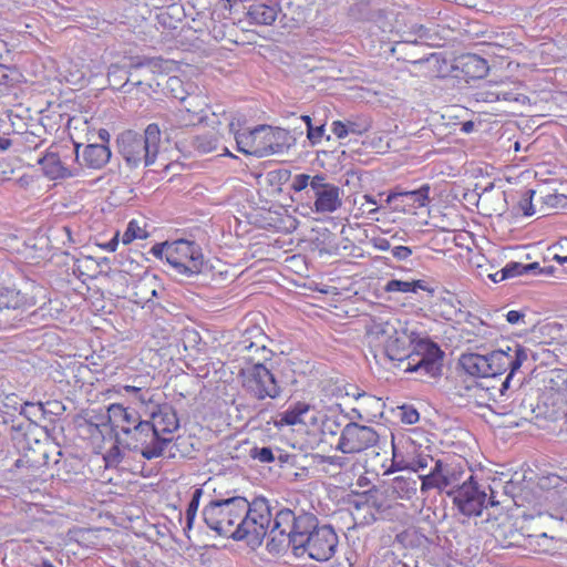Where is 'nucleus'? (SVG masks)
Masks as SVG:
<instances>
[{
	"instance_id": "57",
	"label": "nucleus",
	"mask_w": 567,
	"mask_h": 567,
	"mask_svg": "<svg viewBox=\"0 0 567 567\" xmlns=\"http://www.w3.org/2000/svg\"><path fill=\"white\" fill-rule=\"evenodd\" d=\"M516 488V485L509 481L503 486V493L507 496L514 497Z\"/></svg>"
},
{
	"instance_id": "42",
	"label": "nucleus",
	"mask_w": 567,
	"mask_h": 567,
	"mask_svg": "<svg viewBox=\"0 0 567 567\" xmlns=\"http://www.w3.org/2000/svg\"><path fill=\"white\" fill-rule=\"evenodd\" d=\"M394 483H395V486H394L395 491L399 492L401 489L402 492H404L406 498H411V496L416 493L415 481L396 477L394 480Z\"/></svg>"
},
{
	"instance_id": "44",
	"label": "nucleus",
	"mask_w": 567,
	"mask_h": 567,
	"mask_svg": "<svg viewBox=\"0 0 567 567\" xmlns=\"http://www.w3.org/2000/svg\"><path fill=\"white\" fill-rule=\"evenodd\" d=\"M535 195L534 190H527L523 198L519 200V207L523 210L525 216H532L535 214V209L533 207V196Z\"/></svg>"
},
{
	"instance_id": "37",
	"label": "nucleus",
	"mask_w": 567,
	"mask_h": 567,
	"mask_svg": "<svg viewBox=\"0 0 567 567\" xmlns=\"http://www.w3.org/2000/svg\"><path fill=\"white\" fill-rule=\"evenodd\" d=\"M313 182V176L308 174H298L293 177L291 189L295 193H301L305 190V194L308 189H311V183Z\"/></svg>"
},
{
	"instance_id": "52",
	"label": "nucleus",
	"mask_w": 567,
	"mask_h": 567,
	"mask_svg": "<svg viewBox=\"0 0 567 567\" xmlns=\"http://www.w3.org/2000/svg\"><path fill=\"white\" fill-rule=\"evenodd\" d=\"M371 491L369 492H365L363 494V497H364V501H354L353 502V506L354 508L357 509H362L363 507L368 506L370 507V498H369V495H370ZM372 507H377V501H373L372 504H371Z\"/></svg>"
},
{
	"instance_id": "26",
	"label": "nucleus",
	"mask_w": 567,
	"mask_h": 567,
	"mask_svg": "<svg viewBox=\"0 0 567 567\" xmlns=\"http://www.w3.org/2000/svg\"><path fill=\"white\" fill-rule=\"evenodd\" d=\"M430 186L422 185L420 188L409 192L392 193L388 196V203L398 197H405L415 207H424L429 203Z\"/></svg>"
},
{
	"instance_id": "59",
	"label": "nucleus",
	"mask_w": 567,
	"mask_h": 567,
	"mask_svg": "<svg viewBox=\"0 0 567 567\" xmlns=\"http://www.w3.org/2000/svg\"><path fill=\"white\" fill-rule=\"evenodd\" d=\"M326 462L331 464V465H336V466H339V467H342L343 464H344V461H343V457L341 456H327L326 457Z\"/></svg>"
},
{
	"instance_id": "48",
	"label": "nucleus",
	"mask_w": 567,
	"mask_h": 567,
	"mask_svg": "<svg viewBox=\"0 0 567 567\" xmlns=\"http://www.w3.org/2000/svg\"><path fill=\"white\" fill-rule=\"evenodd\" d=\"M331 130L338 138H346L349 134L347 131L346 122L334 121L332 122Z\"/></svg>"
},
{
	"instance_id": "19",
	"label": "nucleus",
	"mask_w": 567,
	"mask_h": 567,
	"mask_svg": "<svg viewBox=\"0 0 567 567\" xmlns=\"http://www.w3.org/2000/svg\"><path fill=\"white\" fill-rule=\"evenodd\" d=\"M80 144L74 145L75 161L80 169L86 167L90 169H101L112 156L111 150L106 144L92 143L87 144L82 153H80Z\"/></svg>"
},
{
	"instance_id": "46",
	"label": "nucleus",
	"mask_w": 567,
	"mask_h": 567,
	"mask_svg": "<svg viewBox=\"0 0 567 567\" xmlns=\"http://www.w3.org/2000/svg\"><path fill=\"white\" fill-rule=\"evenodd\" d=\"M348 134L361 135L369 130L368 123H358L355 121L348 120L346 122Z\"/></svg>"
},
{
	"instance_id": "56",
	"label": "nucleus",
	"mask_w": 567,
	"mask_h": 567,
	"mask_svg": "<svg viewBox=\"0 0 567 567\" xmlns=\"http://www.w3.org/2000/svg\"><path fill=\"white\" fill-rule=\"evenodd\" d=\"M13 144V141L6 136H0V154L8 151Z\"/></svg>"
},
{
	"instance_id": "18",
	"label": "nucleus",
	"mask_w": 567,
	"mask_h": 567,
	"mask_svg": "<svg viewBox=\"0 0 567 567\" xmlns=\"http://www.w3.org/2000/svg\"><path fill=\"white\" fill-rule=\"evenodd\" d=\"M373 333L381 337H386L384 342V354L390 361H398V367H405L408 364V357L410 352L405 348V341L400 339L396 334V329L390 322L375 323L373 326Z\"/></svg>"
},
{
	"instance_id": "47",
	"label": "nucleus",
	"mask_w": 567,
	"mask_h": 567,
	"mask_svg": "<svg viewBox=\"0 0 567 567\" xmlns=\"http://www.w3.org/2000/svg\"><path fill=\"white\" fill-rule=\"evenodd\" d=\"M122 458L121 450L118 446H113L109 450L106 455L104 456V460L106 464L109 465H115L117 464Z\"/></svg>"
},
{
	"instance_id": "24",
	"label": "nucleus",
	"mask_w": 567,
	"mask_h": 567,
	"mask_svg": "<svg viewBox=\"0 0 567 567\" xmlns=\"http://www.w3.org/2000/svg\"><path fill=\"white\" fill-rule=\"evenodd\" d=\"M278 11L276 4L255 3L249 6L247 14L257 24L270 25L275 22Z\"/></svg>"
},
{
	"instance_id": "16",
	"label": "nucleus",
	"mask_w": 567,
	"mask_h": 567,
	"mask_svg": "<svg viewBox=\"0 0 567 567\" xmlns=\"http://www.w3.org/2000/svg\"><path fill=\"white\" fill-rule=\"evenodd\" d=\"M378 441L379 434L373 427L350 422L341 431L337 450L343 454L360 453L374 446Z\"/></svg>"
},
{
	"instance_id": "2",
	"label": "nucleus",
	"mask_w": 567,
	"mask_h": 567,
	"mask_svg": "<svg viewBox=\"0 0 567 567\" xmlns=\"http://www.w3.org/2000/svg\"><path fill=\"white\" fill-rule=\"evenodd\" d=\"M148 416L141 430L145 431V447L142 456L153 460L162 456L165 449L172 443V434L178 430L179 421L175 409L168 403L146 406Z\"/></svg>"
},
{
	"instance_id": "33",
	"label": "nucleus",
	"mask_w": 567,
	"mask_h": 567,
	"mask_svg": "<svg viewBox=\"0 0 567 567\" xmlns=\"http://www.w3.org/2000/svg\"><path fill=\"white\" fill-rule=\"evenodd\" d=\"M148 236V233L142 228L136 220H131L127 224L126 230L122 236V243L124 245L131 244L134 239H144Z\"/></svg>"
},
{
	"instance_id": "6",
	"label": "nucleus",
	"mask_w": 567,
	"mask_h": 567,
	"mask_svg": "<svg viewBox=\"0 0 567 567\" xmlns=\"http://www.w3.org/2000/svg\"><path fill=\"white\" fill-rule=\"evenodd\" d=\"M244 507L243 496L215 497L204 506L202 517L206 526L218 536L236 540Z\"/></svg>"
},
{
	"instance_id": "10",
	"label": "nucleus",
	"mask_w": 567,
	"mask_h": 567,
	"mask_svg": "<svg viewBox=\"0 0 567 567\" xmlns=\"http://www.w3.org/2000/svg\"><path fill=\"white\" fill-rule=\"evenodd\" d=\"M168 64L169 61L162 56H132L123 66L112 64L109 68L107 80L113 90L131 93L132 86L140 87L144 84L141 79H132L134 71L142 70L151 74L163 73L168 70Z\"/></svg>"
},
{
	"instance_id": "9",
	"label": "nucleus",
	"mask_w": 567,
	"mask_h": 567,
	"mask_svg": "<svg viewBox=\"0 0 567 567\" xmlns=\"http://www.w3.org/2000/svg\"><path fill=\"white\" fill-rule=\"evenodd\" d=\"M261 358H256L252 365L240 370L243 388L251 398L262 401L265 399H278L281 395V388L270 368L266 365L271 361L274 352L262 351Z\"/></svg>"
},
{
	"instance_id": "11",
	"label": "nucleus",
	"mask_w": 567,
	"mask_h": 567,
	"mask_svg": "<svg viewBox=\"0 0 567 567\" xmlns=\"http://www.w3.org/2000/svg\"><path fill=\"white\" fill-rule=\"evenodd\" d=\"M412 346L404 372L416 373L421 378L441 377L445 353L440 346L427 338H420Z\"/></svg>"
},
{
	"instance_id": "39",
	"label": "nucleus",
	"mask_w": 567,
	"mask_h": 567,
	"mask_svg": "<svg viewBox=\"0 0 567 567\" xmlns=\"http://www.w3.org/2000/svg\"><path fill=\"white\" fill-rule=\"evenodd\" d=\"M492 97H495L496 101H506V102H525L528 97L524 94L516 93L513 91L498 90L497 92L489 93Z\"/></svg>"
},
{
	"instance_id": "27",
	"label": "nucleus",
	"mask_w": 567,
	"mask_h": 567,
	"mask_svg": "<svg viewBox=\"0 0 567 567\" xmlns=\"http://www.w3.org/2000/svg\"><path fill=\"white\" fill-rule=\"evenodd\" d=\"M431 291L423 280L403 281L399 279H391L384 286L385 292H416L417 290Z\"/></svg>"
},
{
	"instance_id": "55",
	"label": "nucleus",
	"mask_w": 567,
	"mask_h": 567,
	"mask_svg": "<svg viewBox=\"0 0 567 567\" xmlns=\"http://www.w3.org/2000/svg\"><path fill=\"white\" fill-rule=\"evenodd\" d=\"M22 138L25 142V144H28L29 146L33 145L34 148H37L40 144V142L38 141L39 137L35 134L30 133V132H25L22 135Z\"/></svg>"
},
{
	"instance_id": "5",
	"label": "nucleus",
	"mask_w": 567,
	"mask_h": 567,
	"mask_svg": "<svg viewBox=\"0 0 567 567\" xmlns=\"http://www.w3.org/2000/svg\"><path fill=\"white\" fill-rule=\"evenodd\" d=\"M235 140L240 153L257 157L281 154L293 143L289 131L269 125H258L249 132L237 133Z\"/></svg>"
},
{
	"instance_id": "22",
	"label": "nucleus",
	"mask_w": 567,
	"mask_h": 567,
	"mask_svg": "<svg viewBox=\"0 0 567 567\" xmlns=\"http://www.w3.org/2000/svg\"><path fill=\"white\" fill-rule=\"evenodd\" d=\"M457 68H461L465 76L482 79L488 72L487 61L477 54H465L460 58Z\"/></svg>"
},
{
	"instance_id": "8",
	"label": "nucleus",
	"mask_w": 567,
	"mask_h": 567,
	"mask_svg": "<svg viewBox=\"0 0 567 567\" xmlns=\"http://www.w3.org/2000/svg\"><path fill=\"white\" fill-rule=\"evenodd\" d=\"M501 484L494 481V486H483L478 484L473 474L462 482V484L447 492L453 498L454 505L465 516H480L484 507L496 506L499 501L496 499V487Z\"/></svg>"
},
{
	"instance_id": "12",
	"label": "nucleus",
	"mask_w": 567,
	"mask_h": 567,
	"mask_svg": "<svg viewBox=\"0 0 567 567\" xmlns=\"http://www.w3.org/2000/svg\"><path fill=\"white\" fill-rule=\"evenodd\" d=\"M110 421L121 429L125 435L123 443L132 451H138L141 454L145 447V431L141 430L145 420L135 410L124 408L122 404H111L107 409Z\"/></svg>"
},
{
	"instance_id": "54",
	"label": "nucleus",
	"mask_w": 567,
	"mask_h": 567,
	"mask_svg": "<svg viewBox=\"0 0 567 567\" xmlns=\"http://www.w3.org/2000/svg\"><path fill=\"white\" fill-rule=\"evenodd\" d=\"M373 246L381 251L391 250L393 247H391L390 241L386 238H377L373 241Z\"/></svg>"
},
{
	"instance_id": "62",
	"label": "nucleus",
	"mask_w": 567,
	"mask_h": 567,
	"mask_svg": "<svg viewBox=\"0 0 567 567\" xmlns=\"http://www.w3.org/2000/svg\"><path fill=\"white\" fill-rule=\"evenodd\" d=\"M502 276V269L496 271V272H493V274H488L487 277L495 284L497 282H501V281H504L506 280V278H501Z\"/></svg>"
},
{
	"instance_id": "61",
	"label": "nucleus",
	"mask_w": 567,
	"mask_h": 567,
	"mask_svg": "<svg viewBox=\"0 0 567 567\" xmlns=\"http://www.w3.org/2000/svg\"><path fill=\"white\" fill-rule=\"evenodd\" d=\"M97 135H99V138L102 141L101 144H106L109 143L110 141V133L105 128H100L99 132H97Z\"/></svg>"
},
{
	"instance_id": "36",
	"label": "nucleus",
	"mask_w": 567,
	"mask_h": 567,
	"mask_svg": "<svg viewBox=\"0 0 567 567\" xmlns=\"http://www.w3.org/2000/svg\"><path fill=\"white\" fill-rule=\"evenodd\" d=\"M166 87L174 99H177L181 102L186 100L187 94L183 89V82L179 78L171 76L166 82Z\"/></svg>"
},
{
	"instance_id": "20",
	"label": "nucleus",
	"mask_w": 567,
	"mask_h": 567,
	"mask_svg": "<svg viewBox=\"0 0 567 567\" xmlns=\"http://www.w3.org/2000/svg\"><path fill=\"white\" fill-rule=\"evenodd\" d=\"M38 164L41 165L44 175L50 179L70 178L80 174L79 167L70 168L65 166L60 155L52 151H48L40 157Z\"/></svg>"
},
{
	"instance_id": "45",
	"label": "nucleus",
	"mask_w": 567,
	"mask_h": 567,
	"mask_svg": "<svg viewBox=\"0 0 567 567\" xmlns=\"http://www.w3.org/2000/svg\"><path fill=\"white\" fill-rule=\"evenodd\" d=\"M391 254L396 260L404 261L411 257L412 249L408 246H394L391 249Z\"/></svg>"
},
{
	"instance_id": "51",
	"label": "nucleus",
	"mask_w": 567,
	"mask_h": 567,
	"mask_svg": "<svg viewBox=\"0 0 567 567\" xmlns=\"http://www.w3.org/2000/svg\"><path fill=\"white\" fill-rule=\"evenodd\" d=\"M412 31H413L414 35L417 37L420 43L423 40H427L430 38V34H429L430 30L422 24L413 25Z\"/></svg>"
},
{
	"instance_id": "53",
	"label": "nucleus",
	"mask_w": 567,
	"mask_h": 567,
	"mask_svg": "<svg viewBox=\"0 0 567 567\" xmlns=\"http://www.w3.org/2000/svg\"><path fill=\"white\" fill-rule=\"evenodd\" d=\"M29 409H33V410H37L39 413L43 414L44 413V406L41 402L34 404V403H30V402H25L24 403V406L22 408V413L25 414V415H29L31 412L29 411Z\"/></svg>"
},
{
	"instance_id": "32",
	"label": "nucleus",
	"mask_w": 567,
	"mask_h": 567,
	"mask_svg": "<svg viewBox=\"0 0 567 567\" xmlns=\"http://www.w3.org/2000/svg\"><path fill=\"white\" fill-rule=\"evenodd\" d=\"M240 351H246L247 354L244 355V359L247 361L248 365H252L256 362V358H261L262 351L272 352L265 344H258L257 342L249 341L247 339L243 340Z\"/></svg>"
},
{
	"instance_id": "35",
	"label": "nucleus",
	"mask_w": 567,
	"mask_h": 567,
	"mask_svg": "<svg viewBox=\"0 0 567 567\" xmlns=\"http://www.w3.org/2000/svg\"><path fill=\"white\" fill-rule=\"evenodd\" d=\"M249 456L260 463H272L276 460L274 450L270 446H254L249 451Z\"/></svg>"
},
{
	"instance_id": "23",
	"label": "nucleus",
	"mask_w": 567,
	"mask_h": 567,
	"mask_svg": "<svg viewBox=\"0 0 567 567\" xmlns=\"http://www.w3.org/2000/svg\"><path fill=\"white\" fill-rule=\"evenodd\" d=\"M457 305L460 301L455 297H442L435 303V312L445 320H455L457 316L464 317L467 322L470 318H474L471 312H463Z\"/></svg>"
},
{
	"instance_id": "50",
	"label": "nucleus",
	"mask_w": 567,
	"mask_h": 567,
	"mask_svg": "<svg viewBox=\"0 0 567 567\" xmlns=\"http://www.w3.org/2000/svg\"><path fill=\"white\" fill-rule=\"evenodd\" d=\"M124 390L127 393L135 394L143 404L152 402L151 398H146V394L148 392L142 393V390L140 388H136V386H133V385H126V386H124Z\"/></svg>"
},
{
	"instance_id": "14",
	"label": "nucleus",
	"mask_w": 567,
	"mask_h": 567,
	"mask_svg": "<svg viewBox=\"0 0 567 567\" xmlns=\"http://www.w3.org/2000/svg\"><path fill=\"white\" fill-rule=\"evenodd\" d=\"M339 537L331 525H319L315 527L310 535H307L306 542L301 548L296 549L295 556L298 558L307 556L316 561H328L337 553Z\"/></svg>"
},
{
	"instance_id": "30",
	"label": "nucleus",
	"mask_w": 567,
	"mask_h": 567,
	"mask_svg": "<svg viewBox=\"0 0 567 567\" xmlns=\"http://www.w3.org/2000/svg\"><path fill=\"white\" fill-rule=\"evenodd\" d=\"M539 269L538 262H532V264H520L517 261H509L502 268V276L501 278H514L517 276L528 275V274H536V270Z\"/></svg>"
},
{
	"instance_id": "29",
	"label": "nucleus",
	"mask_w": 567,
	"mask_h": 567,
	"mask_svg": "<svg viewBox=\"0 0 567 567\" xmlns=\"http://www.w3.org/2000/svg\"><path fill=\"white\" fill-rule=\"evenodd\" d=\"M310 410V405L305 402H297L280 414V423L286 425H296L303 423L302 416Z\"/></svg>"
},
{
	"instance_id": "49",
	"label": "nucleus",
	"mask_w": 567,
	"mask_h": 567,
	"mask_svg": "<svg viewBox=\"0 0 567 567\" xmlns=\"http://www.w3.org/2000/svg\"><path fill=\"white\" fill-rule=\"evenodd\" d=\"M506 320L507 322H509L511 324H518V323H525V313L522 312V311H518V310H511L508 311L506 315Z\"/></svg>"
},
{
	"instance_id": "43",
	"label": "nucleus",
	"mask_w": 567,
	"mask_h": 567,
	"mask_svg": "<svg viewBox=\"0 0 567 567\" xmlns=\"http://www.w3.org/2000/svg\"><path fill=\"white\" fill-rule=\"evenodd\" d=\"M420 419L419 412L413 406L403 405L401 408V421L405 424H415Z\"/></svg>"
},
{
	"instance_id": "38",
	"label": "nucleus",
	"mask_w": 567,
	"mask_h": 567,
	"mask_svg": "<svg viewBox=\"0 0 567 567\" xmlns=\"http://www.w3.org/2000/svg\"><path fill=\"white\" fill-rule=\"evenodd\" d=\"M199 504H197V501H189L187 508L185 511V526H184V533L187 536V538H190L189 532L193 528V524L196 517V513L198 511Z\"/></svg>"
},
{
	"instance_id": "34",
	"label": "nucleus",
	"mask_w": 567,
	"mask_h": 567,
	"mask_svg": "<svg viewBox=\"0 0 567 567\" xmlns=\"http://www.w3.org/2000/svg\"><path fill=\"white\" fill-rule=\"evenodd\" d=\"M435 463V460L430 455L423 452L413 456L405 465L406 468H410L414 472L425 470L431 463Z\"/></svg>"
},
{
	"instance_id": "15",
	"label": "nucleus",
	"mask_w": 567,
	"mask_h": 567,
	"mask_svg": "<svg viewBox=\"0 0 567 567\" xmlns=\"http://www.w3.org/2000/svg\"><path fill=\"white\" fill-rule=\"evenodd\" d=\"M307 206L316 214H332L342 206V189L327 183L322 174L313 176L311 189L306 193Z\"/></svg>"
},
{
	"instance_id": "25",
	"label": "nucleus",
	"mask_w": 567,
	"mask_h": 567,
	"mask_svg": "<svg viewBox=\"0 0 567 567\" xmlns=\"http://www.w3.org/2000/svg\"><path fill=\"white\" fill-rule=\"evenodd\" d=\"M219 143L218 134L214 131H207L190 137L189 144L194 151L199 154H207L217 148Z\"/></svg>"
},
{
	"instance_id": "4",
	"label": "nucleus",
	"mask_w": 567,
	"mask_h": 567,
	"mask_svg": "<svg viewBox=\"0 0 567 567\" xmlns=\"http://www.w3.org/2000/svg\"><path fill=\"white\" fill-rule=\"evenodd\" d=\"M151 252L161 260L165 259L176 275L189 278L203 271L204 255L194 240L164 241L154 245Z\"/></svg>"
},
{
	"instance_id": "1",
	"label": "nucleus",
	"mask_w": 567,
	"mask_h": 567,
	"mask_svg": "<svg viewBox=\"0 0 567 567\" xmlns=\"http://www.w3.org/2000/svg\"><path fill=\"white\" fill-rule=\"evenodd\" d=\"M318 523V517L312 513L302 509L296 512L288 507L277 508L272 523L274 538L267 543V549L270 553H280L290 547L295 555Z\"/></svg>"
},
{
	"instance_id": "17",
	"label": "nucleus",
	"mask_w": 567,
	"mask_h": 567,
	"mask_svg": "<svg viewBox=\"0 0 567 567\" xmlns=\"http://www.w3.org/2000/svg\"><path fill=\"white\" fill-rule=\"evenodd\" d=\"M486 359L491 369L489 377H496L506 371L515 374L524 361L527 360V350L520 344L507 346L505 350L498 349L486 354Z\"/></svg>"
},
{
	"instance_id": "40",
	"label": "nucleus",
	"mask_w": 567,
	"mask_h": 567,
	"mask_svg": "<svg viewBox=\"0 0 567 567\" xmlns=\"http://www.w3.org/2000/svg\"><path fill=\"white\" fill-rule=\"evenodd\" d=\"M543 203L550 208H564L567 205V196L564 194H547L543 197Z\"/></svg>"
},
{
	"instance_id": "28",
	"label": "nucleus",
	"mask_w": 567,
	"mask_h": 567,
	"mask_svg": "<svg viewBox=\"0 0 567 567\" xmlns=\"http://www.w3.org/2000/svg\"><path fill=\"white\" fill-rule=\"evenodd\" d=\"M441 482L443 484L444 489L446 487H453L452 489L457 488L462 483V476L464 471L453 464H446L441 461Z\"/></svg>"
},
{
	"instance_id": "41",
	"label": "nucleus",
	"mask_w": 567,
	"mask_h": 567,
	"mask_svg": "<svg viewBox=\"0 0 567 567\" xmlns=\"http://www.w3.org/2000/svg\"><path fill=\"white\" fill-rule=\"evenodd\" d=\"M326 133V124L320 123L319 125H312L307 131V138L309 140L311 145H317L324 137Z\"/></svg>"
},
{
	"instance_id": "21",
	"label": "nucleus",
	"mask_w": 567,
	"mask_h": 567,
	"mask_svg": "<svg viewBox=\"0 0 567 567\" xmlns=\"http://www.w3.org/2000/svg\"><path fill=\"white\" fill-rule=\"evenodd\" d=\"M465 373L477 378H489L491 369L486 355L478 353H463L458 360Z\"/></svg>"
},
{
	"instance_id": "64",
	"label": "nucleus",
	"mask_w": 567,
	"mask_h": 567,
	"mask_svg": "<svg viewBox=\"0 0 567 567\" xmlns=\"http://www.w3.org/2000/svg\"><path fill=\"white\" fill-rule=\"evenodd\" d=\"M33 567H55L49 559H41L40 563L33 564Z\"/></svg>"
},
{
	"instance_id": "63",
	"label": "nucleus",
	"mask_w": 567,
	"mask_h": 567,
	"mask_svg": "<svg viewBox=\"0 0 567 567\" xmlns=\"http://www.w3.org/2000/svg\"><path fill=\"white\" fill-rule=\"evenodd\" d=\"M403 42L405 43H412V44H417L420 43L419 39L416 35H414L413 31L412 32H409L406 34V37L404 38Z\"/></svg>"
},
{
	"instance_id": "7",
	"label": "nucleus",
	"mask_w": 567,
	"mask_h": 567,
	"mask_svg": "<svg viewBox=\"0 0 567 567\" xmlns=\"http://www.w3.org/2000/svg\"><path fill=\"white\" fill-rule=\"evenodd\" d=\"M161 130L156 123L146 126L144 135L126 131L118 138L120 153L131 167L154 164L159 151Z\"/></svg>"
},
{
	"instance_id": "60",
	"label": "nucleus",
	"mask_w": 567,
	"mask_h": 567,
	"mask_svg": "<svg viewBox=\"0 0 567 567\" xmlns=\"http://www.w3.org/2000/svg\"><path fill=\"white\" fill-rule=\"evenodd\" d=\"M118 245V235L116 234L107 244H105V248L109 251H115Z\"/></svg>"
},
{
	"instance_id": "13",
	"label": "nucleus",
	"mask_w": 567,
	"mask_h": 567,
	"mask_svg": "<svg viewBox=\"0 0 567 567\" xmlns=\"http://www.w3.org/2000/svg\"><path fill=\"white\" fill-rule=\"evenodd\" d=\"M47 300L45 291L42 287L32 286L30 292H22L14 287L0 286V324L7 329L13 327L8 313L24 312L38 303L44 305Z\"/></svg>"
},
{
	"instance_id": "58",
	"label": "nucleus",
	"mask_w": 567,
	"mask_h": 567,
	"mask_svg": "<svg viewBox=\"0 0 567 567\" xmlns=\"http://www.w3.org/2000/svg\"><path fill=\"white\" fill-rule=\"evenodd\" d=\"M513 377H514V374H512V372H508L507 377L502 382L501 388H499V392L502 395H505L506 391L509 389V384H511Z\"/></svg>"
},
{
	"instance_id": "3",
	"label": "nucleus",
	"mask_w": 567,
	"mask_h": 567,
	"mask_svg": "<svg viewBox=\"0 0 567 567\" xmlns=\"http://www.w3.org/2000/svg\"><path fill=\"white\" fill-rule=\"evenodd\" d=\"M244 515L237 526V542H246L252 548L262 544L266 536L274 538L272 523L275 513L267 498L262 496L248 501L244 497Z\"/></svg>"
},
{
	"instance_id": "31",
	"label": "nucleus",
	"mask_w": 567,
	"mask_h": 567,
	"mask_svg": "<svg viewBox=\"0 0 567 567\" xmlns=\"http://www.w3.org/2000/svg\"><path fill=\"white\" fill-rule=\"evenodd\" d=\"M441 460H436L434 466L431 468L430 473L426 475H421V491L425 492L431 488H437L443 491V484L440 480L441 477Z\"/></svg>"
}]
</instances>
